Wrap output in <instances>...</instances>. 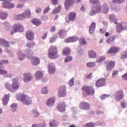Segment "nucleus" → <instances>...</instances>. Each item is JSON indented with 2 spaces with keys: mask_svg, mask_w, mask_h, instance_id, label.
Masks as SVG:
<instances>
[{
  "mask_svg": "<svg viewBox=\"0 0 127 127\" xmlns=\"http://www.w3.org/2000/svg\"><path fill=\"white\" fill-rule=\"evenodd\" d=\"M48 57L50 59H56L59 57L57 47L51 46L48 50Z\"/></svg>",
  "mask_w": 127,
  "mask_h": 127,
  "instance_id": "nucleus-1",
  "label": "nucleus"
},
{
  "mask_svg": "<svg viewBox=\"0 0 127 127\" xmlns=\"http://www.w3.org/2000/svg\"><path fill=\"white\" fill-rule=\"evenodd\" d=\"M16 99L18 100V101H21V102H22L24 105H26L27 106L31 105L32 104V101L31 100L30 97L24 94H21L17 95Z\"/></svg>",
  "mask_w": 127,
  "mask_h": 127,
  "instance_id": "nucleus-2",
  "label": "nucleus"
},
{
  "mask_svg": "<svg viewBox=\"0 0 127 127\" xmlns=\"http://www.w3.org/2000/svg\"><path fill=\"white\" fill-rule=\"evenodd\" d=\"M13 29L14 31H11V35H13L15 32H22V31H24V28L21 24H15L13 26Z\"/></svg>",
  "mask_w": 127,
  "mask_h": 127,
  "instance_id": "nucleus-3",
  "label": "nucleus"
},
{
  "mask_svg": "<svg viewBox=\"0 0 127 127\" xmlns=\"http://www.w3.org/2000/svg\"><path fill=\"white\" fill-rule=\"evenodd\" d=\"M82 90H83V92H85L86 95H93L94 94V93H95V90H94L93 87L87 85L83 86Z\"/></svg>",
  "mask_w": 127,
  "mask_h": 127,
  "instance_id": "nucleus-4",
  "label": "nucleus"
},
{
  "mask_svg": "<svg viewBox=\"0 0 127 127\" xmlns=\"http://www.w3.org/2000/svg\"><path fill=\"white\" fill-rule=\"evenodd\" d=\"M59 98H63L66 95V86L62 85L59 87Z\"/></svg>",
  "mask_w": 127,
  "mask_h": 127,
  "instance_id": "nucleus-5",
  "label": "nucleus"
},
{
  "mask_svg": "<svg viewBox=\"0 0 127 127\" xmlns=\"http://www.w3.org/2000/svg\"><path fill=\"white\" fill-rule=\"evenodd\" d=\"M117 32L118 33H120L123 30H127V23H120L118 26H117Z\"/></svg>",
  "mask_w": 127,
  "mask_h": 127,
  "instance_id": "nucleus-6",
  "label": "nucleus"
},
{
  "mask_svg": "<svg viewBox=\"0 0 127 127\" xmlns=\"http://www.w3.org/2000/svg\"><path fill=\"white\" fill-rule=\"evenodd\" d=\"M11 0H7L6 1L3 2L2 7L5 8H13L15 6V4L13 3H11Z\"/></svg>",
  "mask_w": 127,
  "mask_h": 127,
  "instance_id": "nucleus-7",
  "label": "nucleus"
},
{
  "mask_svg": "<svg viewBox=\"0 0 127 127\" xmlns=\"http://www.w3.org/2000/svg\"><path fill=\"white\" fill-rule=\"evenodd\" d=\"M114 97L116 101H121L124 98V92L122 90H119L115 92Z\"/></svg>",
  "mask_w": 127,
  "mask_h": 127,
  "instance_id": "nucleus-8",
  "label": "nucleus"
},
{
  "mask_svg": "<svg viewBox=\"0 0 127 127\" xmlns=\"http://www.w3.org/2000/svg\"><path fill=\"white\" fill-rule=\"evenodd\" d=\"M48 72L50 74H54L56 68H55V64H54L51 63L48 65Z\"/></svg>",
  "mask_w": 127,
  "mask_h": 127,
  "instance_id": "nucleus-9",
  "label": "nucleus"
},
{
  "mask_svg": "<svg viewBox=\"0 0 127 127\" xmlns=\"http://www.w3.org/2000/svg\"><path fill=\"white\" fill-rule=\"evenodd\" d=\"M121 49L120 48L114 46L112 47L107 52L108 54H114L116 53H118L119 51H120Z\"/></svg>",
  "mask_w": 127,
  "mask_h": 127,
  "instance_id": "nucleus-10",
  "label": "nucleus"
},
{
  "mask_svg": "<svg viewBox=\"0 0 127 127\" xmlns=\"http://www.w3.org/2000/svg\"><path fill=\"white\" fill-rule=\"evenodd\" d=\"M75 3V0H65L64 2V6L65 9L68 10L70 6H72Z\"/></svg>",
  "mask_w": 127,
  "mask_h": 127,
  "instance_id": "nucleus-11",
  "label": "nucleus"
},
{
  "mask_svg": "<svg viewBox=\"0 0 127 127\" xmlns=\"http://www.w3.org/2000/svg\"><path fill=\"white\" fill-rule=\"evenodd\" d=\"M79 108L81 110H89L90 109V104L88 102H82L80 103Z\"/></svg>",
  "mask_w": 127,
  "mask_h": 127,
  "instance_id": "nucleus-12",
  "label": "nucleus"
},
{
  "mask_svg": "<svg viewBox=\"0 0 127 127\" xmlns=\"http://www.w3.org/2000/svg\"><path fill=\"white\" fill-rule=\"evenodd\" d=\"M8 63V61H1L0 63V74H7V71H6L4 69H2V64H7Z\"/></svg>",
  "mask_w": 127,
  "mask_h": 127,
  "instance_id": "nucleus-13",
  "label": "nucleus"
},
{
  "mask_svg": "<svg viewBox=\"0 0 127 127\" xmlns=\"http://www.w3.org/2000/svg\"><path fill=\"white\" fill-rule=\"evenodd\" d=\"M26 36L28 40H33L34 39V33L31 31H28L26 33Z\"/></svg>",
  "mask_w": 127,
  "mask_h": 127,
  "instance_id": "nucleus-14",
  "label": "nucleus"
},
{
  "mask_svg": "<svg viewBox=\"0 0 127 127\" xmlns=\"http://www.w3.org/2000/svg\"><path fill=\"white\" fill-rule=\"evenodd\" d=\"M77 40H78V37L72 36L66 38L64 40V42H65L66 43H70L71 42H75V41H77Z\"/></svg>",
  "mask_w": 127,
  "mask_h": 127,
  "instance_id": "nucleus-15",
  "label": "nucleus"
},
{
  "mask_svg": "<svg viewBox=\"0 0 127 127\" xmlns=\"http://www.w3.org/2000/svg\"><path fill=\"white\" fill-rule=\"evenodd\" d=\"M116 65V63L113 61H110L107 65V71H111L113 70V68L115 67Z\"/></svg>",
  "mask_w": 127,
  "mask_h": 127,
  "instance_id": "nucleus-16",
  "label": "nucleus"
},
{
  "mask_svg": "<svg viewBox=\"0 0 127 127\" xmlns=\"http://www.w3.org/2000/svg\"><path fill=\"white\" fill-rule=\"evenodd\" d=\"M57 108L60 112H64V111H65V108H66V104H65V102L60 103Z\"/></svg>",
  "mask_w": 127,
  "mask_h": 127,
  "instance_id": "nucleus-17",
  "label": "nucleus"
},
{
  "mask_svg": "<svg viewBox=\"0 0 127 127\" xmlns=\"http://www.w3.org/2000/svg\"><path fill=\"white\" fill-rule=\"evenodd\" d=\"M10 97V95L9 94L4 95V97L2 98V103L4 106H6V105L8 103Z\"/></svg>",
  "mask_w": 127,
  "mask_h": 127,
  "instance_id": "nucleus-18",
  "label": "nucleus"
},
{
  "mask_svg": "<svg viewBox=\"0 0 127 127\" xmlns=\"http://www.w3.org/2000/svg\"><path fill=\"white\" fill-rule=\"evenodd\" d=\"M95 29H96V23L93 22L91 24L89 27V33L92 34L95 32Z\"/></svg>",
  "mask_w": 127,
  "mask_h": 127,
  "instance_id": "nucleus-19",
  "label": "nucleus"
},
{
  "mask_svg": "<svg viewBox=\"0 0 127 127\" xmlns=\"http://www.w3.org/2000/svg\"><path fill=\"white\" fill-rule=\"evenodd\" d=\"M88 56L89 58L94 59L97 57V53L94 51H88Z\"/></svg>",
  "mask_w": 127,
  "mask_h": 127,
  "instance_id": "nucleus-20",
  "label": "nucleus"
},
{
  "mask_svg": "<svg viewBox=\"0 0 127 127\" xmlns=\"http://www.w3.org/2000/svg\"><path fill=\"white\" fill-rule=\"evenodd\" d=\"M68 16L69 20L71 21H74V20H75V18H76V13L71 12L69 13Z\"/></svg>",
  "mask_w": 127,
  "mask_h": 127,
  "instance_id": "nucleus-21",
  "label": "nucleus"
},
{
  "mask_svg": "<svg viewBox=\"0 0 127 127\" xmlns=\"http://www.w3.org/2000/svg\"><path fill=\"white\" fill-rule=\"evenodd\" d=\"M31 22L34 24V25H36L38 26V25H40L41 24V21L37 18H34L31 20Z\"/></svg>",
  "mask_w": 127,
  "mask_h": 127,
  "instance_id": "nucleus-22",
  "label": "nucleus"
},
{
  "mask_svg": "<svg viewBox=\"0 0 127 127\" xmlns=\"http://www.w3.org/2000/svg\"><path fill=\"white\" fill-rule=\"evenodd\" d=\"M0 44L2 46H4L5 47H8L9 46L8 42L2 39H0Z\"/></svg>",
  "mask_w": 127,
  "mask_h": 127,
  "instance_id": "nucleus-23",
  "label": "nucleus"
},
{
  "mask_svg": "<svg viewBox=\"0 0 127 127\" xmlns=\"http://www.w3.org/2000/svg\"><path fill=\"white\" fill-rule=\"evenodd\" d=\"M29 58H31L32 59V63L33 65H38V64H39L40 61L38 58L32 57Z\"/></svg>",
  "mask_w": 127,
  "mask_h": 127,
  "instance_id": "nucleus-24",
  "label": "nucleus"
},
{
  "mask_svg": "<svg viewBox=\"0 0 127 127\" xmlns=\"http://www.w3.org/2000/svg\"><path fill=\"white\" fill-rule=\"evenodd\" d=\"M24 18H25V16H24L23 13L21 14L16 15L14 16V19L16 20H22V19H24Z\"/></svg>",
  "mask_w": 127,
  "mask_h": 127,
  "instance_id": "nucleus-25",
  "label": "nucleus"
},
{
  "mask_svg": "<svg viewBox=\"0 0 127 127\" xmlns=\"http://www.w3.org/2000/svg\"><path fill=\"white\" fill-rule=\"evenodd\" d=\"M105 85V81L102 80H97L96 83V87L100 88V87H103Z\"/></svg>",
  "mask_w": 127,
  "mask_h": 127,
  "instance_id": "nucleus-26",
  "label": "nucleus"
},
{
  "mask_svg": "<svg viewBox=\"0 0 127 127\" xmlns=\"http://www.w3.org/2000/svg\"><path fill=\"white\" fill-rule=\"evenodd\" d=\"M49 125H50V127H58V123L54 120H51L50 122Z\"/></svg>",
  "mask_w": 127,
  "mask_h": 127,
  "instance_id": "nucleus-27",
  "label": "nucleus"
},
{
  "mask_svg": "<svg viewBox=\"0 0 127 127\" xmlns=\"http://www.w3.org/2000/svg\"><path fill=\"white\" fill-rule=\"evenodd\" d=\"M58 34L60 38H64V37H66V32L64 30H62L59 32Z\"/></svg>",
  "mask_w": 127,
  "mask_h": 127,
  "instance_id": "nucleus-28",
  "label": "nucleus"
},
{
  "mask_svg": "<svg viewBox=\"0 0 127 127\" xmlns=\"http://www.w3.org/2000/svg\"><path fill=\"white\" fill-rule=\"evenodd\" d=\"M23 14H24L25 18H26V17L28 18V17H30V16H31V12H30V10L27 9L24 11Z\"/></svg>",
  "mask_w": 127,
  "mask_h": 127,
  "instance_id": "nucleus-29",
  "label": "nucleus"
},
{
  "mask_svg": "<svg viewBox=\"0 0 127 127\" xmlns=\"http://www.w3.org/2000/svg\"><path fill=\"white\" fill-rule=\"evenodd\" d=\"M71 53V50L69 48H65L63 50V54L64 55L67 56L69 55Z\"/></svg>",
  "mask_w": 127,
  "mask_h": 127,
  "instance_id": "nucleus-30",
  "label": "nucleus"
},
{
  "mask_svg": "<svg viewBox=\"0 0 127 127\" xmlns=\"http://www.w3.org/2000/svg\"><path fill=\"white\" fill-rule=\"evenodd\" d=\"M55 102V99L51 98L47 100L46 104L47 106H49V107H50L52 106V105H53V104H54Z\"/></svg>",
  "mask_w": 127,
  "mask_h": 127,
  "instance_id": "nucleus-31",
  "label": "nucleus"
},
{
  "mask_svg": "<svg viewBox=\"0 0 127 127\" xmlns=\"http://www.w3.org/2000/svg\"><path fill=\"white\" fill-rule=\"evenodd\" d=\"M35 77L36 79H40V78H42L43 77V74H42V72L40 71H37L36 72Z\"/></svg>",
  "mask_w": 127,
  "mask_h": 127,
  "instance_id": "nucleus-32",
  "label": "nucleus"
},
{
  "mask_svg": "<svg viewBox=\"0 0 127 127\" xmlns=\"http://www.w3.org/2000/svg\"><path fill=\"white\" fill-rule=\"evenodd\" d=\"M12 88L13 90H16L19 88V85L17 83V81H13V84L12 85Z\"/></svg>",
  "mask_w": 127,
  "mask_h": 127,
  "instance_id": "nucleus-33",
  "label": "nucleus"
},
{
  "mask_svg": "<svg viewBox=\"0 0 127 127\" xmlns=\"http://www.w3.org/2000/svg\"><path fill=\"white\" fill-rule=\"evenodd\" d=\"M103 10L104 13H108V12L109 11V6H108L107 4H103Z\"/></svg>",
  "mask_w": 127,
  "mask_h": 127,
  "instance_id": "nucleus-34",
  "label": "nucleus"
},
{
  "mask_svg": "<svg viewBox=\"0 0 127 127\" xmlns=\"http://www.w3.org/2000/svg\"><path fill=\"white\" fill-rule=\"evenodd\" d=\"M61 9H62V6L59 5L57 8L53 10V13H58V12H60V11H61Z\"/></svg>",
  "mask_w": 127,
  "mask_h": 127,
  "instance_id": "nucleus-35",
  "label": "nucleus"
},
{
  "mask_svg": "<svg viewBox=\"0 0 127 127\" xmlns=\"http://www.w3.org/2000/svg\"><path fill=\"white\" fill-rule=\"evenodd\" d=\"M24 77L25 79H27V80H31L32 79V76L30 73H24Z\"/></svg>",
  "mask_w": 127,
  "mask_h": 127,
  "instance_id": "nucleus-36",
  "label": "nucleus"
},
{
  "mask_svg": "<svg viewBox=\"0 0 127 127\" xmlns=\"http://www.w3.org/2000/svg\"><path fill=\"white\" fill-rule=\"evenodd\" d=\"M58 36L56 34H54V37L51 38L50 39V43H53L56 40V39L58 38Z\"/></svg>",
  "mask_w": 127,
  "mask_h": 127,
  "instance_id": "nucleus-37",
  "label": "nucleus"
},
{
  "mask_svg": "<svg viewBox=\"0 0 127 127\" xmlns=\"http://www.w3.org/2000/svg\"><path fill=\"white\" fill-rule=\"evenodd\" d=\"M31 115H33V117L34 118H37L38 116H39V114L36 110H32V112H31Z\"/></svg>",
  "mask_w": 127,
  "mask_h": 127,
  "instance_id": "nucleus-38",
  "label": "nucleus"
},
{
  "mask_svg": "<svg viewBox=\"0 0 127 127\" xmlns=\"http://www.w3.org/2000/svg\"><path fill=\"white\" fill-rule=\"evenodd\" d=\"M6 16H7V14L5 13H0V18H1V19H5Z\"/></svg>",
  "mask_w": 127,
  "mask_h": 127,
  "instance_id": "nucleus-39",
  "label": "nucleus"
},
{
  "mask_svg": "<svg viewBox=\"0 0 127 127\" xmlns=\"http://www.w3.org/2000/svg\"><path fill=\"white\" fill-rule=\"evenodd\" d=\"M106 60V58L104 56H101L99 58L98 60L96 61V62L97 63H101V62H103V61H104V60Z\"/></svg>",
  "mask_w": 127,
  "mask_h": 127,
  "instance_id": "nucleus-40",
  "label": "nucleus"
},
{
  "mask_svg": "<svg viewBox=\"0 0 127 127\" xmlns=\"http://www.w3.org/2000/svg\"><path fill=\"white\" fill-rule=\"evenodd\" d=\"M115 39H116V37L115 36L111 37L107 39V42L108 43H110V42H113V41H114Z\"/></svg>",
  "mask_w": 127,
  "mask_h": 127,
  "instance_id": "nucleus-41",
  "label": "nucleus"
},
{
  "mask_svg": "<svg viewBox=\"0 0 127 127\" xmlns=\"http://www.w3.org/2000/svg\"><path fill=\"white\" fill-rule=\"evenodd\" d=\"M34 45H35V44L33 42L26 44V46L27 47H28V48H33V47H34Z\"/></svg>",
  "mask_w": 127,
  "mask_h": 127,
  "instance_id": "nucleus-42",
  "label": "nucleus"
},
{
  "mask_svg": "<svg viewBox=\"0 0 127 127\" xmlns=\"http://www.w3.org/2000/svg\"><path fill=\"white\" fill-rule=\"evenodd\" d=\"M95 65H96V63H93V62H89L87 64V67H94Z\"/></svg>",
  "mask_w": 127,
  "mask_h": 127,
  "instance_id": "nucleus-43",
  "label": "nucleus"
},
{
  "mask_svg": "<svg viewBox=\"0 0 127 127\" xmlns=\"http://www.w3.org/2000/svg\"><path fill=\"white\" fill-rule=\"evenodd\" d=\"M18 58H19V60H20V61H22V60L24 58H25V55H24L22 54H18Z\"/></svg>",
  "mask_w": 127,
  "mask_h": 127,
  "instance_id": "nucleus-44",
  "label": "nucleus"
},
{
  "mask_svg": "<svg viewBox=\"0 0 127 127\" xmlns=\"http://www.w3.org/2000/svg\"><path fill=\"white\" fill-rule=\"evenodd\" d=\"M73 60V58L71 56L67 57L64 60V62L67 63V62H70V61H72Z\"/></svg>",
  "mask_w": 127,
  "mask_h": 127,
  "instance_id": "nucleus-45",
  "label": "nucleus"
},
{
  "mask_svg": "<svg viewBox=\"0 0 127 127\" xmlns=\"http://www.w3.org/2000/svg\"><path fill=\"white\" fill-rule=\"evenodd\" d=\"M126 58H127V51L124 52L121 55L122 59H126Z\"/></svg>",
  "mask_w": 127,
  "mask_h": 127,
  "instance_id": "nucleus-46",
  "label": "nucleus"
},
{
  "mask_svg": "<svg viewBox=\"0 0 127 127\" xmlns=\"http://www.w3.org/2000/svg\"><path fill=\"white\" fill-rule=\"evenodd\" d=\"M42 94H47V93H48V90H47V87H44L42 89Z\"/></svg>",
  "mask_w": 127,
  "mask_h": 127,
  "instance_id": "nucleus-47",
  "label": "nucleus"
},
{
  "mask_svg": "<svg viewBox=\"0 0 127 127\" xmlns=\"http://www.w3.org/2000/svg\"><path fill=\"white\" fill-rule=\"evenodd\" d=\"M79 42L80 44H82L83 45H85V44L87 43V42H86V41L84 39H80L79 40Z\"/></svg>",
  "mask_w": 127,
  "mask_h": 127,
  "instance_id": "nucleus-48",
  "label": "nucleus"
},
{
  "mask_svg": "<svg viewBox=\"0 0 127 127\" xmlns=\"http://www.w3.org/2000/svg\"><path fill=\"white\" fill-rule=\"evenodd\" d=\"M124 1V0H113V2L114 3H122Z\"/></svg>",
  "mask_w": 127,
  "mask_h": 127,
  "instance_id": "nucleus-49",
  "label": "nucleus"
},
{
  "mask_svg": "<svg viewBox=\"0 0 127 127\" xmlns=\"http://www.w3.org/2000/svg\"><path fill=\"white\" fill-rule=\"evenodd\" d=\"M118 73H119L118 70H114L113 74H112V77H113V78H115V77H116V76H117V75H118Z\"/></svg>",
  "mask_w": 127,
  "mask_h": 127,
  "instance_id": "nucleus-50",
  "label": "nucleus"
},
{
  "mask_svg": "<svg viewBox=\"0 0 127 127\" xmlns=\"http://www.w3.org/2000/svg\"><path fill=\"white\" fill-rule=\"evenodd\" d=\"M121 106L124 109H125V108H126V107H127V103L126 102H125V101H122L121 102Z\"/></svg>",
  "mask_w": 127,
  "mask_h": 127,
  "instance_id": "nucleus-51",
  "label": "nucleus"
},
{
  "mask_svg": "<svg viewBox=\"0 0 127 127\" xmlns=\"http://www.w3.org/2000/svg\"><path fill=\"white\" fill-rule=\"evenodd\" d=\"M109 97L108 95H107L106 94H103L100 96V98L101 100H105L106 98H108Z\"/></svg>",
  "mask_w": 127,
  "mask_h": 127,
  "instance_id": "nucleus-52",
  "label": "nucleus"
},
{
  "mask_svg": "<svg viewBox=\"0 0 127 127\" xmlns=\"http://www.w3.org/2000/svg\"><path fill=\"white\" fill-rule=\"evenodd\" d=\"M49 10H50V8L49 7V6H48L47 8H46L43 12V13L44 14H45V13H47V12H48V11H49Z\"/></svg>",
  "mask_w": 127,
  "mask_h": 127,
  "instance_id": "nucleus-53",
  "label": "nucleus"
},
{
  "mask_svg": "<svg viewBox=\"0 0 127 127\" xmlns=\"http://www.w3.org/2000/svg\"><path fill=\"white\" fill-rule=\"evenodd\" d=\"M90 2H91V3L96 4V3H99V0H90Z\"/></svg>",
  "mask_w": 127,
  "mask_h": 127,
  "instance_id": "nucleus-54",
  "label": "nucleus"
},
{
  "mask_svg": "<svg viewBox=\"0 0 127 127\" xmlns=\"http://www.w3.org/2000/svg\"><path fill=\"white\" fill-rule=\"evenodd\" d=\"M53 2V5H57L58 4V0H51Z\"/></svg>",
  "mask_w": 127,
  "mask_h": 127,
  "instance_id": "nucleus-55",
  "label": "nucleus"
},
{
  "mask_svg": "<svg viewBox=\"0 0 127 127\" xmlns=\"http://www.w3.org/2000/svg\"><path fill=\"white\" fill-rule=\"evenodd\" d=\"M5 86H6V89L9 90V91H12V89H11V88H10V86H9L8 83H6L5 85Z\"/></svg>",
  "mask_w": 127,
  "mask_h": 127,
  "instance_id": "nucleus-56",
  "label": "nucleus"
},
{
  "mask_svg": "<svg viewBox=\"0 0 127 127\" xmlns=\"http://www.w3.org/2000/svg\"><path fill=\"white\" fill-rule=\"evenodd\" d=\"M86 126L87 127H95V126L94 125V124H93V123H88L86 125Z\"/></svg>",
  "mask_w": 127,
  "mask_h": 127,
  "instance_id": "nucleus-57",
  "label": "nucleus"
},
{
  "mask_svg": "<svg viewBox=\"0 0 127 127\" xmlns=\"http://www.w3.org/2000/svg\"><path fill=\"white\" fill-rule=\"evenodd\" d=\"M68 84L70 86H72L74 85V80H70L68 82Z\"/></svg>",
  "mask_w": 127,
  "mask_h": 127,
  "instance_id": "nucleus-58",
  "label": "nucleus"
},
{
  "mask_svg": "<svg viewBox=\"0 0 127 127\" xmlns=\"http://www.w3.org/2000/svg\"><path fill=\"white\" fill-rule=\"evenodd\" d=\"M24 6V4H19L17 5L16 8H21V7H23Z\"/></svg>",
  "mask_w": 127,
  "mask_h": 127,
  "instance_id": "nucleus-59",
  "label": "nucleus"
},
{
  "mask_svg": "<svg viewBox=\"0 0 127 127\" xmlns=\"http://www.w3.org/2000/svg\"><path fill=\"white\" fill-rule=\"evenodd\" d=\"M40 12H41V8L37 7L36 9V13H39Z\"/></svg>",
  "mask_w": 127,
  "mask_h": 127,
  "instance_id": "nucleus-60",
  "label": "nucleus"
},
{
  "mask_svg": "<svg viewBox=\"0 0 127 127\" xmlns=\"http://www.w3.org/2000/svg\"><path fill=\"white\" fill-rule=\"evenodd\" d=\"M96 12H97L96 11L92 10L90 12V15H95V14H96Z\"/></svg>",
  "mask_w": 127,
  "mask_h": 127,
  "instance_id": "nucleus-61",
  "label": "nucleus"
},
{
  "mask_svg": "<svg viewBox=\"0 0 127 127\" xmlns=\"http://www.w3.org/2000/svg\"><path fill=\"white\" fill-rule=\"evenodd\" d=\"M55 30H56V28L55 27V26H53L52 27L51 29V32H54V31H55Z\"/></svg>",
  "mask_w": 127,
  "mask_h": 127,
  "instance_id": "nucleus-62",
  "label": "nucleus"
},
{
  "mask_svg": "<svg viewBox=\"0 0 127 127\" xmlns=\"http://www.w3.org/2000/svg\"><path fill=\"white\" fill-rule=\"evenodd\" d=\"M100 33H102V34H103V33H105V32H106V29L103 28V29H101L100 30Z\"/></svg>",
  "mask_w": 127,
  "mask_h": 127,
  "instance_id": "nucleus-63",
  "label": "nucleus"
},
{
  "mask_svg": "<svg viewBox=\"0 0 127 127\" xmlns=\"http://www.w3.org/2000/svg\"><path fill=\"white\" fill-rule=\"evenodd\" d=\"M92 75H93V73H91L90 74H89L87 76V79H91L92 78Z\"/></svg>",
  "mask_w": 127,
  "mask_h": 127,
  "instance_id": "nucleus-64",
  "label": "nucleus"
}]
</instances>
